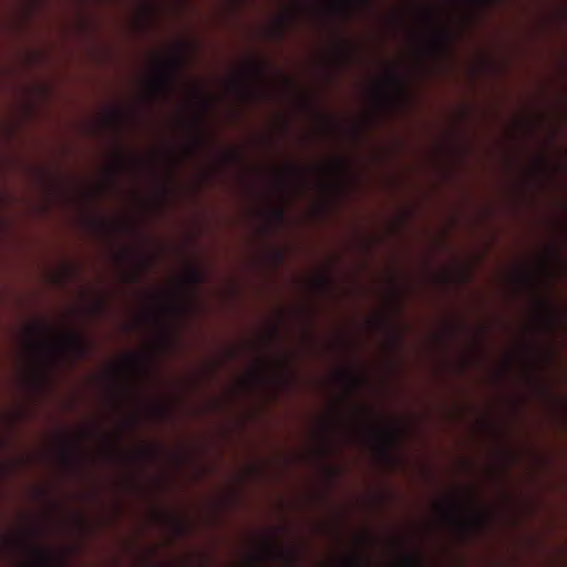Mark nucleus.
Listing matches in <instances>:
<instances>
[{
  "instance_id": "4468645a",
  "label": "nucleus",
  "mask_w": 567,
  "mask_h": 567,
  "mask_svg": "<svg viewBox=\"0 0 567 567\" xmlns=\"http://www.w3.org/2000/svg\"><path fill=\"white\" fill-rule=\"evenodd\" d=\"M421 565V557L417 554H404L402 557L403 567H419Z\"/></svg>"
},
{
  "instance_id": "a18cd8bd",
  "label": "nucleus",
  "mask_w": 567,
  "mask_h": 567,
  "mask_svg": "<svg viewBox=\"0 0 567 567\" xmlns=\"http://www.w3.org/2000/svg\"><path fill=\"white\" fill-rule=\"evenodd\" d=\"M361 1H362L363 3H365V4H367V3H369V1H368V0H361Z\"/></svg>"
},
{
  "instance_id": "473e14b6",
  "label": "nucleus",
  "mask_w": 567,
  "mask_h": 567,
  "mask_svg": "<svg viewBox=\"0 0 567 567\" xmlns=\"http://www.w3.org/2000/svg\"><path fill=\"white\" fill-rule=\"evenodd\" d=\"M104 301L102 299H99L96 301V311H102L104 309Z\"/></svg>"
},
{
  "instance_id": "f704fd0d",
  "label": "nucleus",
  "mask_w": 567,
  "mask_h": 567,
  "mask_svg": "<svg viewBox=\"0 0 567 567\" xmlns=\"http://www.w3.org/2000/svg\"><path fill=\"white\" fill-rule=\"evenodd\" d=\"M271 332H272L274 338L278 339L280 337L277 327H274Z\"/></svg>"
},
{
  "instance_id": "4c0bfd02",
  "label": "nucleus",
  "mask_w": 567,
  "mask_h": 567,
  "mask_svg": "<svg viewBox=\"0 0 567 567\" xmlns=\"http://www.w3.org/2000/svg\"><path fill=\"white\" fill-rule=\"evenodd\" d=\"M254 378L257 380V381H260L262 379V375L258 372L254 375Z\"/></svg>"
},
{
  "instance_id": "a211bd4d",
  "label": "nucleus",
  "mask_w": 567,
  "mask_h": 567,
  "mask_svg": "<svg viewBox=\"0 0 567 567\" xmlns=\"http://www.w3.org/2000/svg\"><path fill=\"white\" fill-rule=\"evenodd\" d=\"M61 457L63 462L70 466H73L75 464V457L71 447H64L61 451Z\"/></svg>"
},
{
  "instance_id": "c03bdc74",
  "label": "nucleus",
  "mask_w": 567,
  "mask_h": 567,
  "mask_svg": "<svg viewBox=\"0 0 567 567\" xmlns=\"http://www.w3.org/2000/svg\"><path fill=\"white\" fill-rule=\"evenodd\" d=\"M551 252L557 254V249L555 247H551Z\"/></svg>"
},
{
  "instance_id": "39448f33",
  "label": "nucleus",
  "mask_w": 567,
  "mask_h": 567,
  "mask_svg": "<svg viewBox=\"0 0 567 567\" xmlns=\"http://www.w3.org/2000/svg\"><path fill=\"white\" fill-rule=\"evenodd\" d=\"M378 451L382 457L389 458L391 450L398 442V433L393 429H380L375 431Z\"/></svg>"
},
{
  "instance_id": "7ed1b4c3",
  "label": "nucleus",
  "mask_w": 567,
  "mask_h": 567,
  "mask_svg": "<svg viewBox=\"0 0 567 567\" xmlns=\"http://www.w3.org/2000/svg\"><path fill=\"white\" fill-rule=\"evenodd\" d=\"M446 517L454 523L462 535L467 536L480 528L484 523V515L475 512L471 516L463 515L464 504L458 497H451L449 503L442 506Z\"/></svg>"
},
{
  "instance_id": "58836bf2",
  "label": "nucleus",
  "mask_w": 567,
  "mask_h": 567,
  "mask_svg": "<svg viewBox=\"0 0 567 567\" xmlns=\"http://www.w3.org/2000/svg\"><path fill=\"white\" fill-rule=\"evenodd\" d=\"M280 364L285 370H288V363L286 361L280 362Z\"/></svg>"
},
{
  "instance_id": "f8f14e48",
  "label": "nucleus",
  "mask_w": 567,
  "mask_h": 567,
  "mask_svg": "<svg viewBox=\"0 0 567 567\" xmlns=\"http://www.w3.org/2000/svg\"><path fill=\"white\" fill-rule=\"evenodd\" d=\"M127 165L126 157L122 152H117L115 155V164L109 169L112 178L116 177Z\"/></svg>"
},
{
  "instance_id": "bb28decb",
  "label": "nucleus",
  "mask_w": 567,
  "mask_h": 567,
  "mask_svg": "<svg viewBox=\"0 0 567 567\" xmlns=\"http://www.w3.org/2000/svg\"><path fill=\"white\" fill-rule=\"evenodd\" d=\"M195 127H196V131L198 133V135H197V144L202 145L205 142V140H204V137H203V135L200 133L202 121H200L199 117L196 118Z\"/></svg>"
},
{
  "instance_id": "ddd939ff",
  "label": "nucleus",
  "mask_w": 567,
  "mask_h": 567,
  "mask_svg": "<svg viewBox=\"0 0 567 567\" xmlns=\"http://www.w3.org/2000/svg\"><path fill=\"white\" fill-rule=\"evenodd\" d=\"M295 18L293 13H288L285 17H280L278 19L277 25L275 27V34L278 38H284L286 33L287 25L291 22V20Z\"/></svg>"
},
{
  "instance_id": "6ab92c4d",
  "label": "nucleus",
  "mask_w": 567,
  "mask_h": 567,
  "mask_svg": "<svg viewBox=\"0 0 567 567\" xmlns=\"http://www.w3.org/2000/svg\"><path fill=\"white\" fill-rule=\"evenodd\" d=\"M388 83L398 90H402V81L394 70H391L388 74Z\"/></svg>"
},
{
  "instance_id": "9b49d317",
  "label": "nucleus",
  "mask_w": 567,
  "mask_h": 567,
  "mask_svg": "<svg viewBox=\"0 0 567 567\" xmlns=\"http://www.w3.org/2000/svg\"><path fill=\"white\" fill-rule=\"evenodd\" d=\"M339 377L347 382L351 391L357 389L362 383V379L351 370L340 371Z\"/></svg>"
},
{
  "instance_id": "aec40b11",
  "label": "nucleus",
  "mask_w": 567,
  "mask_h": 567,
  "mask_svg": "<svg viewBox=\"0 0 567 567\" xmlns=\"http://www.w3.org/2000/svg\"><path fill=\"white\" fill-rule=\"evenodd\" d=\"M344 567H364V560L360 555H353L347 559Z\"/></svg>"
},
{
  "instance_id": "a19ab883",
  "label": "nucleus",
  "mask_w": 567,
  "mask_h": 567,
  "mask_svg": "<svg viewBox=\"0 0 567 567\" xmlns=\"http://www.w3.org/2000/svg\"><path fill=\"white\" fill-rule=\"evenodd\" d=\"M44 379L43 374L41 373L39 377H38V382H42Z\"/></svg>"
},
{
  "instance_id": "c9c22d12",
  "label": "nucleus",
  "mask_w": 567,
  "mask_h": 567,
  "mask_svg": "<svg viewBox=\"0 0 567 567\" xmlns=\"http://www.w3.org/2000/svg\"><path fill=\"white\" fill-rule=\"evenodd\" d=\"M202 101H203V107H204L205 110H208V107H209V103H208V101H207L206 99H202Z\"/></svg>"
},
{
  "instance_id": "9d476101",
  "label": "nucleus",
  "mask_w": 567,
  "mask_h": 567,
  "mask_svg": "<svg viewBox=\"0 0 567 567\" xmlns=\"http://www.w3.org/2000/svg\"><path fill=\"white\" fill-rule=\"evenodd\" d=\"M205 279V275L203 271L196 266H189L186 277L185 284L188 286H197L202 284Z\"/></svg>"
},
{
  "instance_id": "4be33fe9",
  "label": "nucleus",
  "mask_w": 567,
  "mask_h": 567,
  "mask_svg": "<svg viewBox=\"0 0 567 567\" xmlns=\"http://www.w3.org/2000/svg\"><path fill=\"white\" fill-rule=\"evenodd\" d=\"M271 216L276 221L282 223L286 217V212H285L284 207L277 206L271 209Z\"/></svg>"
},
{
  "instance_id": "20e7f679",
  "label": "nucleus",
  "mask_w": 567,
  "mask_h": 567,
  "mask_svg": "<svg viewBox=\"0 0 567 567\" xmlns=\"http://www.w3.org/2000/svg\"><path fill=\"white\" fill-rule=\"evenodd\" d=\"M266 69V63L252 61L250 62L249 70H250V78H244L239 80L235 86L237 91L240 93V95L245 99H252L255 97V92L251 87V79H260L264 75Z\"/></svg>"
},
{
  "instance_id": "a878e982",
  "label": "nucleus",
  "mask_w": 567,
  "mask_h": 567,
  "mask_svg": "<svg viewBox=\"0 0 567 567\" xmlns=\"http://www.w3.org/2000/svg\"><path fill=\"white\" fill-rule=\"evenodd\" d=\"M423 13L426 22L430 25H434L436 23V16L431 9H424Z\"/></svg>"
},
{
  "instance_id": "423d86ee",
  "label": "nucleus",
  "mask_w": 567,
  "mask_h": 567,
  "mask_svg": "<svg viewBox=\"0 0 567 567\" xmlns=\"http://www.w3.org/2000/svg\"><path fill=\"white\" fill-rule=\"evenodd\" d=\"M538 306L542 309L540 320L547 330H553L556 321V310L548 299L539 298Z\"/></svg>"
},
{
  "instance_id": "393cba45",
  "label": "nucleus",
  "mask_w": 567,
  "mask_h": 567,
  "mask_svg": "<svg viewBox=\"0 0 567 567\" xmlns=\"http://www.w3.org/2000/svg\"><path fill=\"white\" fill-rule=\"evenodd\" d=\"M122 121L123 115L117 111H114L109 118V123L115 127H117L122 123Z\"/></svg>"
},
{
  "instance_id": "b1692460",
  "label": "nucleus",
  "mask_w": 567,
  "mask_h": 567,
  "mask_svg": "<svg viewBox=\"0 0 567 567\" xmlns=\"http://www.w3.org/2000/svg\"><path fill=\"white\" fill-rule=\"evenodd\" d=\"M172 523H173V526L175 528V532L178 535H183V534L186 533L187 526H186V524L183 520L174 518L172 520Z\"/></svg>"
},
{
  "instance_id": "f03ea898",
  "label": "nucleus",
  "mask_w": 567,
  "mask_h": 567,
  "mask_svg": "<svg viewBox=\"0 0 567 567\" xmlns=\"http://www.w3.org/2000/svg\"><path fill=\"white\" fill-rule=\"evenodd\" d=\"M182 53L161 61L156 73L151 81V89L156 94H168L173 91L175 79L184 66Z\"/></svg>"
},
{
  "instance_id": "f3484780",
  "label": "nucleus",
  "mask_w": 567,
  "mask_h": 567,
  "mask_svg": "<svg viewBox=\"0 0 567 567\" xmlns=\"http://www.w3.org/2000/svg\"><path fill=\"white\" fill-rule=\"evenodd\" d=\"M547 169V159L544 156H538L534 163V174H543Z\"/></svg>"
},
{
  "instance_id": "c85d7f7f",
  "label": "nucleus",
  "mask_w": 567,
  "mask_h": 567,
  "mask_svg": "<svg viewBox=\"0 0 567 567\" xmlns=\"http://www.w3.org/2000/svg\"><path fill=\"white\" fill-rule=\"evenodd\" d=\"M226 157L229 162H238L239 161V154L236 151H228L226 153Z\"/></svg>"
},
{
  "instance_id": "6e6552de",
  "label": "nucleus",
  "mask_w": 567,
  "mask_h": 567,
  "mask_svg": "<svg viewBox=\"0 0 567 567\" xmlns=\"http://www.w3.org/2000/svg\"><path fill=\"white\" fill-rule=\"evenodd\" d=\"M28 548L33 555L34 560L39 566L60 567L59 565L53 564L52 557L47 548L38 545H28Z\"/></svg>"
},
{
  "instance_id": "79ce46f5",
  "label": "nucleus",
  "mask_w": 567,
  "mask_h": 567,
  "mask_svg": "<svg viewBox=\"0 0 567 567\" xmlns=\"http://www.w3.org/2000/svg\"><path fill=\"white\" fill-rule=\"evenodd\" d=\"M131 360H132V362H133V363H135V364H137V363H138V359H137V358H135V357H134V358H132Z\"/></svg>"
},
{
  "instance_id": "2f4dec72",
  "label": "nucleus",
  "mask_w": 567,
  "mask_h": 567,
  "mask_svg": "<svg viewBox=\"0 0 567 567\" xmlns=\"http://www.w3.org/2000/svg\"><path fill=\"white\" fill-rule=\"evenodd\" d=\"M274 257L275 259L278 261V262H281L284 260V252L282 251H276L274 254Z\"/></svg>"
},
{
  "instance_id": "72a5a7b5",
  "label": "nucleus",
  "mask_w": 567,
  "mask_h": 567,
  "mask_svg": "<svg viewBox=\"0 0 567 567\" xmlns=\"http://www.w3.org/2000/svg\"><path fill=\"white\" fill-rule=\"evenodd\" d=\"M141 454L143 457H148L151 455V451L148 449H143Z\"/></svg>"
},
{
  "instance_id": "ea45409f",
  "label": "nucleus",
  "mask_w": 567,
  "mask_h": 567,
  "mask_svg": "<svg viewBox=\"0 0 567 567\" xmlns=\"http://www.w3.org/2000/svg\"><path fill=\"white\" fill-rule=\"evenodd\" d=\"M45 364H47L45 360L41 359V361H40L41 369H43Z\"/></svg>"
},
{
  "instance_id": "2eb2a0df",
  "label": "nucleus",
  "mask_w": 567,
  "mask_h": 567,
  "mask_svg": "<svg viewBox=\"0 0 567 567\" xmlns=\"http://www.w3.org/2000/svg\"><path fill=\"white\" fill-rule=\"evenodd\" d=\"M150 259L146 256H141L138 260V269L131 274L130 279L132 281H136L140 278L141 271L147 269L150 267Z\"/></svg>"
},
{
  "instance_id": "dca6fc26",
  "label": "nucleus",
  "mask_w": 567,
  "mask_h": 567,
  "mask_svg": "<svg viewBox=\"0 0 567 567\" xmlns=\"http://www.w3.org/2000/svg\"><path fill=\"white\" fill-rule=\"evenodd\" d=\"M339 62L347 63L351 58V49L347 44H342L337 52Z\"/></svg>"
},
{
  "instance_id": "e433bc0d",
  "label": "nucleus",
  "mask_w": 567,
  "mask_h": 567,
  "mask_svg": "<svg viewBox=\"0 0 567 567\" xmlns=\"http://www.w3.org/2000/svg\"><path fill=\"white\" fill-rule=\"evenodd\" d=\"M262 558H264V556H255L252 558V560H254V563H259Z\"/></svg>"
},
{
  "instance_id": "cd10ccee",
  "label": "nucleus",
  "mask_w": 567,
  "mask_h": 567,
  "mask_svg": "<svg viewBox=\"0 0 567 567\" xmlns=\"http://www.w3.org/2000/svg\"><path fill=\"white\" fill-rule=\"evenodd\" d=\"M287 172L289 174L303 176V172L299 167H297L296 165H292V164H289V166L287 167Z\"/></svg>"
},
{
  "instance_id": "37998d69",
  "label": "nucleus",
  "mask_w": 567,
  "mask_h": 567,
  "mask_svg": "<svg viewBox=\"0 0 567 567\" xmlns=\"http://www.w3.org/2000/svg\"><path fill=\"white\" fill-rule=\"evenodd\" d=\"M326 431L327 432H330L331 431V426L329 424H326Z\"/></svg>"
},
{
  "instance_id": "412c9836",
  "label": "nucleus",
  "mask_w": 567,
  "mask_h": 567,
  "mask_svg": "<svg viewBox=\"0 0 567 567\" xmlns=\"http://www.w3.org/2000/svg\"><path fill=\"white\" fill-rule=\"evenodd\" d=\"M519 280L524 285H527V286H529L532 288H535V286H536L535 277L532 274H529L528 271H523L519 275Z\"/></svg>"
},
{
  "instance_id": "c756f323",
  "label": "nucleus",
  "mask_w": 567,
  "mask_h": 567,
  "mask_svg": "<svg viewBox=\"0 0 567 567\" xmlns=\"http://www.w3.org/2000/svg\"><path fill=\"white\" fill-rule=\"evenodd\" d=\"M377 93H378V95H379L382 100H384V101H388V100H389V94H388V92H386V90H385V89H383V87L378 89V90H377Z\"/></svg>"
},
{
  "instance_id": "5701e85b",
  "label": "nucleus",
  "mask_w": 567,
  "mask_h": 567,
  "mask_svg": "<svg viewBox=\"0 0 567 567\" xmlns=\"http://www.w3.org/2000/svg\"><path fill=\"white\" fill-rule=\"evenodd\" d=\"M316 285H317L319 290H327V289L330 288L331 280L327 276H319L316 279Z\"/></svg>"
},
{
  "instance_id": "1a4fd4ad",
  "label": "nucleus",
  "mask_w": 567,
  "mask_h": 567,
  "mask_svg": "<svg viewBox=\"0 0 567 567\" xmlns=\"http://www.w3.org/2000/svg\"><path fill=\"white\" fill-rule=\"evenodd\" d=\"M451 35L445 28H435L434 30V49L436 51H444L447 48Z\"/></svg>"
},
{
  "instance_id": "7c9ffc66",
  "label": "nucleus",
  "mask_w": 567,
  "mask_h": 567,
  "mask_svg": "<svg viewBox=\"0 0 567 567\" xmlns=\"http://www.w3.org/2000/svg\"><path fill=\"white\" fill-rule=\"evenodd\" d=\"M344 168V163L341 159H338L336 164L333 165L334 171H342Z\"/></svg>"
},
{
  "instance_id": "f257e3e1",
  "label": "nucleus",
  "mask_w": 567,
  "mask_h": 567,
  "mask_svg": "<svg viewBox=\"0 0 567 567\" xmlns=\"http://www.w3.org/2000/svg\"><path fill=\"white\" fill-rule=\"evenodd\" d=\"M52 330L47 323H39L29 328V334L32 338L30 343L34 352L41 354H52L60 352L63 357L72 355L75 360L85 359L91 352L90 341L80 332H65L58 343L48 340Z\"/></svg>"
},
{
  "instance_id": "0eeeda50",
  "label": "nucleus",
  "mask_w": 567,
  "mask_h": 567,
  "mask_svg": "<svg viewBox=\"0 0 567 567\" xmlns=\"http://www.w3.org/2000/svg\"><path fill=\"white\" fill-rule=\"evenodd\" d=\"M265 556H278L285 560L288 566H292L296 561L295 553L288 549H276L270 538L264 543Z\"/></svg>"
}]
</instances>
